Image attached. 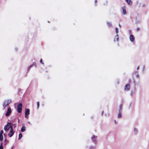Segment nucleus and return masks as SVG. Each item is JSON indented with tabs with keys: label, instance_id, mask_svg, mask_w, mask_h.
Returning <instances> with one entry per match:
<instances>
[{
	"label": "nucleus",
	"instance_id": "nucleus-17",
	"mask_svg": "<svg viewBox=\"0 0 149 149\" xmlns=\"http://www.w3.org/2000/svg\"><path fill=\"white\" fill-rule=\"evenodd\" d=\"M3 143H1L0 145V149H3Z\"/></svg>",
	"mask_w": 149,
	"mask_h": 149
},
{
	"label": "nucleus",
	"instance_id": "nucleus-14",
	"mask_svg": "<svg viewBox=\"0 0 149 149\" xmlns=\"http://www.w3.org/2000/svg\"><path fill=\"white\" fill-rule=\"evenodd\" d=\"M118 117L119 118H120L121 117V113L120 111L118 113Z\"/></svg>",
	"mask_w": 149,
	"mask_h": 149
},
{
	"label": "nucleus",
	"instance_id": "nucleus-20",
	"mask_svg": "<svg viewBox=\"0 0 149 149\" xmlns=\"http://www.w3.org/2000/svg\"><path fill=\"white\" fill-rule=\"evenodd\" d=\"M37 108L38 109L39 106V102H37Z\"/></svg>",
	"mask_w": 149,
	"mask_h": 149
},
{
	"label": "nucleus",
	"instance_id": "nucleus-5",
	"mask_svg": "<svg viewBox=\"0 0 149 149\" xmlns=\"http://www.w3.org/2000/svg\"><path fill=\"white\" fill-rule=\"evenodd\" d=\"M29 114V110L28 109H26L25 111V117L26 118V116Z\"/></svg>",
	"mask_w": 149,
	"mask_h": 149
},
{
	"label": "nucleus",
	"instance_id": "nucleus-11",
	"mask_svg": "<svg viewBox=\"0 0 149 149\" xmlns=\"http://www.w3.org/2000/svg\"><path fill=\"white\" fill-rule=\"evenodd\" d=\"M9 127H7V126H5L4 127V130L6 131H8L9 129Z\"/></svg>",
	"mask_w": 149,
	"mask_h": 149
},
{
	"label": "nucleus",
	"instance_id": "nucleus-18",
	"mask_svg": "<svg viewBox=\"0 0 149 149\" xmlns=\"http://www.w3.org/2000/svg\"><path fill=\"white\" fill-rule=\"evenodd\" d=\"M11 124L10 123H7L6 126H7V127H10V126Z\"/></svg>",
	"mask_w": 149,
	"mask_h": 149
},
{
	"label": "nucleus",
	"instance_id": "nucleus-27",
	"mask_svg": "<svg viewBox=\"0 0 149 149\" xmlns=\"http://www.w3.org/2000/svg\"><path fill=\"white\" fill-rule=\"evenodd\" d=\"M139 29H140L139 28H137L136 29L137 31H139Z\"/></svg>",
	"mask_w": 149,
	"mask_h": 149
},
{
	"label": "nucleus",
	"instance_id": "nucleus-22",
	"mask_svg": "<svg viewBox=\"0 0 149 149\" xmlns=\"http://www.w3.org/2000/svg\"><path fill=\"white\" fill-rule=\"evenodd\" d=\"M120 109L121 110H122V105H120Z\"/></svg>",
	"mask_w": 149,
	"mask_h": 149
},
{
	"label": "nucleus",
	"instance_id": "nucleus-28",
	"mask_svg": "<svg viewBox=\"0 0 149 149\" xmlns=\"http://www.w3.org/2000/svg\"><path fill=\"white\" fill-rule=\"evenodd\" d=\"M139 69V66H138L137 68V70H138Z\"/></svg>",
	"mask_w": 149,
	"mask_h": 149
},
{
	"label": "nucleus",
	"instance_id": "nucleus-24",
	"mask_svg": "<svg viewBox=\"0 0 149 149\" xmlns=\"http://www.w3.org/2000/svg\"><path fill=\"white\" fill-rule=\"evenodd\" d=\"M10 128H11V130H13V127H12V126H10Z\"/></svg>",
	"mask_w": 149,
	"mask_h": 149
},
{
	"label": "nucleus",
	"instance_id": "nucleus-13",
	"mask_svg": "<svg viewBox=\"0 0 149 149\" xmlns=\"http://www.w3.org/2000/svg\"><path fill=\"white\" fill-rule=\"evenodd\" d=\"M96 137L95 136H93L92 137V139L93 141H95L96 140Z\"/></svg>",
	"mask_w": 149,
	"mask_h": 149
},
{
	"label": "nucleus",
	"instance_id": "nucleus-21",
	"mask_svg": "<svg viewBox=\"0 0 149 149\" xmlns=\"http://www.w3.org/2000/svg\"><path fill=\"white\" fill-rule=\"evenodd\" d=\"M107 24H108V25L109 26H110L111 25V24L110 23V22H107Z\"/></svg>",
	"mask_w": 149,
	"mask_h": 149
},
{
	"label": "nucleus",
	"instance_id": "nucleus-1",
	"mask_svg": "<svg viewBox=\"0 0 149 149\" xmlns=\"http://www.w3.org/2000/svg\"><path fill=\"white\" fill-rule=\"evenodd\" d=\"M11 100H5L3 102V106L4 109L5 107L8 106L9 104L11 102Z\"/></svg>",
	"mask_w": 149,
	"mask_h": 149
},
{
	"label": "nucleus",
	"instance_id": "nucleus-15",
	"mask_svg": "<svg viewBox=\"0 0 149 149\" xmlns=\"http://www.w3.org/2000/svg\"><path fill=\"white\" fill-rule=\"evenodd\" d=\"M126 2L128 4H130L132 3L131 0H125Z\"/></svg>",
	"mask_w": 149,
	"mask_h": 149
},
{
	"label": "nucleus",
	"instance_id": "nucleus-26",
	"mask_svg": "<svg viewBox=\"0 0 149 149\" xmlns=\"http://www.w3.org/2000/svg\"><path fill=\"white\" fill-rule=\"evenodd\" d=\"M33 65H34L35 66H36V63H35H35H33Z\"/></svg>",
	"mask_w": 149,
	"mask_h": 149
},
{
	"label": "nucleus",
	"instance_id": "nucleus-30",
	"mask_svg": "<svg viewBox=\"0 0 149 149\" xmlns=\"http://www.w3.org/2000/svg\"><path fill=\"white\" fill-rule=\"evenodd\" d=\"M119 27L120 28V27H121V26H120V24H119Z\"/></svg>",
	"mask_w": 149,
	"mask_h": 149
},
{
	"label": "nucleus",
	"instance_id": "nucleus-2",
	"mask_svg": "<svg viewBox=\"0 0 149 149\" xmlns=\"http://www.w3.org/2000/svg\"><path fill=\"white\" fill-rule=\"evenodd\" d=\"M22 105L21 104L19 103L17 106V109L18 112L20 113L21 112L22 110Z\"/></svg>",
	"mask_w": 149,
	"mask_h": 149
},
{
	"label": "nucleus",
	"instance_id": "nucleus-6",
	"mask_svg": "<svg viewBox=\"0 0 149 149\" xmlns=\"http://www.w3.org/2000/svg\"><path fill=\"white\" fill-rule=\"evenodd\" d=\"M3 130H1L0 132V141H1L3 139Z\"/></svg>",
	"mask_w": 149,
	"mask_h": 149
},
{
	"label": "nucleus",
	"instance_id": "nucleus-8",
	"mask_svg": "<svg viewBox=\"0 0 149 149\" xmlns=\"http://www.w3.org/2000/svg\"><path fill=\"white\" fill-rule=\"evenodd\" d=\"M130 85L129 84H127L125 88V89L126 91H128L130 90Z\"/></svg>",
	"mask_w": 149,
	"mask_h": 149
},
{
	"label": "nucleus",
	"instance_id": "nucleus-10",
	"mask_svg": "<svg viewBox=\"0 0 149 149\" xmlns=\"http://www.w3.org/2000/svg\"><path fill=\"white\" fill-rule=\"evenodd\" d=\"M114 41H118V35H116L114 38Z\"/></svg>",
	"mask_w": 149,
	"mask_h": 149
},
{
	"label": "nucleus",
	"instance_id": "nucleus-9",
	"mask_svg": "<svg viewBox=\"0 0 149 149\" xmlns=\"http://www.w3.org/2000/svg\"><path fill=\"white\" fill-rule=\"evenodd\" d=\"M130 40L132 42H133L134 40V38L132 35H131L130 36Z\"/></svg>",
	"mask_w": 149,
	"mask_h": 149
},
{
	"label": "nucleus",
	"instance_id": "nucleus-12",
	"mask_svg": "<svg viewBox=\"0 0 149 149\" xmlns=\"http://www.w3.org/2000/svg\"><path fill=\"white\" fill-rule=\"evenodd\" d=\"M26 127L24 126H22L21 129V131L22 132H24L25 131Z\"/></svg>",
	"mask_w": 149,
	"mask_h": 149
},
{
	"label": "nucleus",
	"instance_id": "nucleus-4",
	"mask_svg": "<svg viewBox=\"0 0 149 149\" xmlns=\"http://www.w3.org/2000/svg\"><path fill=\"white\" fill-rule=\"evenodd\" d=\"M122 9L123 11V15H126L127 14V12L126 9V7L124 6L122 7Z\"/></svg>",
	"mask_w": 149,
	"mask_h": 149
},
{
	"label": "nucleus",
	"instance_id": "nucleus-34",
	"mask_svg": "<svg viewBox=\"0 0 149 149\" xmlns=\"http://www.w3.org/2000/svg\"><path fill=\"white\" fill-rule=\"evenodd\" d=\"M103 113V112L102 111V114Z\"/></svg>",
	"mask_w": 149,
	"mask_h": 149
},
{
	"label": "nucleus",
	"instance_id": "nucleus-19",
	"mask_svg": "<svg viewBox=\"0 0 149 149\" xmlns=\"http://www.w3.org/2000/svg\"><path fill=\"white\" fill-rule=\"evenodd\" d=\"M116 32L117 34L118 32V29L117 28H116Z\"/></svg>",
	"mask_w": 149,
	"mask_h": 149
},
{
	"label": "nucleus",
	"instance_id": "nucleus-33",
	"mask_svg": "<svg viewBox=\"0 0 149 149\" xmlns=\"http://www.w3.org/2000/svg\"><path fill=\"white\" fill-rule=\"evenodd\" d=\"M97 0H96L95 1V2H97Z\"/></svg>",
	"mask_w": 149,
	"mask_h": 149
},
{
	"label": "nucleus",
	"instance_id": "nucleus-23",
	"mask_svg": "<svg viewBox=\"0 0 149 149\" xmlns=\"http://www.w3.org/2000/svg\"><path fill=\"white\" fill-rule=\"evenodd\" d=\"M40 62L41 63H42L43 64V63L42 62V59L40 60Z\"/></svg>",
	"mask_w": 149,
	"mask_h": 149
},
{
	"label": "nucleus",
	"instance_id": "nucleus-25",
	"mask_svg": "<svg viewBox=\"0 0 149 149\" xmlns=\"http://www.w3.org/2000/svg\"><path fill=\"white\" fill-rule=\"evenodd\" d=\"M32 65H30L29 67H28V69H30L31 67H32Z\"/></svg>",
	"mask_w": 149,
	"mask_h": 149
},
{
	"label": "nucleus",
	"instance_id": "nucleus-32",
	"mask_svg": "<svg viewBox=\"0 0 149 149\" xmlns=\"http://www.w3.org/2000/svg\"><path fill=\"white\" fill-rule=\"evenodd\" d=\"M18 123H19V119L18 120Z\"/></svg>",
	"mask_w": 149,
	"mask_h": 149
},
{
	"label": "nucleus",
	"instance_id": "nucleus-29",
	"mask_svg": "<svg viewBox=\"0 0 149 149\" xmlns=\"http://www.w3.org/2000/svg\"><path fill=\"white\" fill-rule=\"evenodd\" d=\"M114 122L116 124H117V122L115 120Z\"/></svg>",
	"mask_w": 149,
	"mask_h": 149
},
{
	"label": "nucleus",
	"instance_id": "nucleus-31",
	"mask_svg": "<svg viewBox=\"0 0 149 149\" xmlns=\"http://www.w3.org/2000/svg\"><path fill=\"white\" fill-rule=\"evenodd\" d=\"M5 142H6V141H8V140H7L6 139V140H5Z\"/></svg>",
	"mask_w": 149,
	"mask_h": 149
},
{
	"label": "nucleus",
	"instance_id": "nucleus-3",
	"mask_svg": "<svg viewBox=\"0 0 149 149\" xmlns=\"http://www.w3.org/2000/svg\"><path fill=\"white\" fill-rule=\"evenodd\" d=\"M11 113V110L10 108H9L7 110L6 113L5 114L6 116H9Z\"/></svg>",
	"mask_w": 149,
	"mask_h": 149
},
{
	"label": "nucleus",
	"instance_id": "nucleus-7",
	"mask_svg": "<svg viewBox=\"0 0 149 149\" xmlns=\"http://www.w3.org/2000/svg\"><path fill=\"white\" fill-rule=\"evenodd\" d=\"M10 134H9L8 135L10 137H11L13 135L14 133L13 130H10Z\"/></svg>",
	"mask_w": 149,
	"mask_h": 149
},
{
	"label": "nucleus",
	"instance_id": "nucleus-16",
	"mask_svg": "<svg viewBox=\"0 0 149 149\" xmlns=\"http://www.w3.org/2000/svg\"><path fill=\"white\" fill-rule=\"evenodd\" d=\"M22 134H21V133L19 134V135L18 139L19 140L20 139H21V138H22Z\"/></svg>",
	"mask_w": 149,
	"mask_h": 149
}]
</instances>
